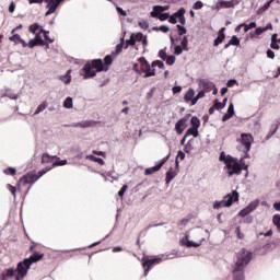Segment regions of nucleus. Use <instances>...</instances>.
Segmentation results:
<instances>
[{
    "label": "nucleus",
    "instance_id": "1",
    "mask_svg": "<svg viewBox=\"0 0 280 280\" xmlns=\"http://www.w3.org/2000/svg\"><path fill=\"white\" fill-rule=\"evenodd\" d=\"M252 259L253 253L246 250V248H242L237 253V260L233 270V280H245L244 268H246L247 264H250Z\"/></svg>",
    "mask_w": 280,
    "mask_h": 280
},
{
    "label": "nucleus",
    "instance_id": "2",
    "mask_svg": "<svg viewBox=\"0 0 280 280\" xmlns=\"http://www.w3.org/2000/svg\"><path fill=\"white\" fill-rule=\"evenodd\" d=\"M104 68V60L102 59H93L88 61L83 67V80H89L91 78H95L97 73H102V71H105Z\"/></svg>",
    "mask_w": 280,
    "mask_h": 280
},
{
    "label": "nucleus",
    "instance_id": "3",
    "mask_svg": "<svg viewBox=\"0 0 280 280\" xmlns=\"http://www.w3.org/2000/svg\"><path fill=\"white\" fill-rule=\"evenodd\" d=\"M225 168L228 170V176H240L242 174V164H240V160L228 155L225 161Z\"/></svg>",
    "mask_w": 280,
    "mask_h": 280
},
{
    "label": "nucleus",
    "instance_id": "4",
    "mask_svg": "<svg viewBox=\"0 0 280 280\" xmlns=\"http://www.w3.org/2000/svg\"><path fill=\"white\" fill-rule=\"evenodd\" d=\"M240 200V192L237 190H233L232 194H228L223 197V200L215 201L213 203V209H222V207H231L234 202Z\"/></svg>",
    "mask_w": 280,
    "mask_h": 280
},
{
    "label": "nucleus",
    "instance_id": "5",
    "mask_svg": "<svg viewBox=\"0 0 280 280\" xmlns=\"http://www.w3.org/2000/svg\"><path fill=\"white\" fill-rule=\"evenodd\" d=\"M36 248H38V244L32 243L28 250L30 253H33V254L31 255L30 258H25L26 264H30L31 266L32 264H38V261H42V259L45 258V254Z\"/></svg>",
    "mask_w": 280,
    "mask_h": 280
},
{
    "label": "nucleus",
    "instance_id": "6",
    "mask_svg": "<svg viewBox=\"0 0 280 280\" xmlns=\"http://www.w3.org/2000/svg\"><path fill=\"white\" fill-rule=\"evenodd\" d=\"M49 170H51V167L43 168L42 171L38 172L37 175L36 174L24 175L20 179V183H21V185H32V184L36 183V180H38V178H40V176H45V174H47V172H49Z\"/></svg>",
    "mask_w": 280,
    "mask_h": 280
},
{
    "label": "nucleus",
    "instance_id": "7",
    "mask_svg": "<svg viewBox=\"0 0 280 280\" xmlns=\"http://www.w3.org/2000/svg\"><path fill=\"white\" fill-rule=\"evenodd\" d=\"M30 268H32V265L26 262V259H24L23 261H20L15 269V272H18V275L15 276V280L25 279V277H27V272Z\"/></svg>",
    "mask_w": 280,
    "mask_h": 280
},
{
    "label": "nucleus",
    "instance_id": "8",
    "mask_svg": "<svg viewBox=\"0 0 280 280\" xmlns=\"http://www.w3.org/2000/svg\"><path fill=\"white\" fill-rule=\"evenodd\" d=\"M139 62L141 65V74L144 73L143 78H152L153 75H156V70H152L150 62H148L144 57L139 58Z\"/></svg>",
    "mask_w": 280,
    "mask_h": 280
},
{
    "label": "nucleus",
    "instance_id": "9",
    "mask_svg": "<svg viewBox=\"0 0 280 280\" xmlns=\"http://www.w3.org/2000/svg\"><path fill=\"white\" fill-rule=\"evenodd\" d=\"M170 160V154L165 158H163L158 165L153 166V167H149L144 170V174L145 176H152V174H155V172H159L161 170V167H163V165H165V163H167V161Z\"/></svg>",
    "mask_w": 280,
    "mask_h": 280
},
{
    "label": "nucleus",
    "instance_id": "10",
    "mask_svg": "<svg viewBox=\"0 0 280 280\" xmlns=\"http://www.w3.org/2000/svg\"><path fill=\"white\" fill-rule=\"evenodd\" d=\"M241 143L245 147V152H250V148L253 145V135L250 133H242L241 135Z\"/></svg>",
    "mask_w": 280,
    "mask_h": 280
},
{
    "label": "nucleus",
    "instance_id": "11",
    "mask_svg": "<svg viewBox=\"0 0 280 280\" xmlns=\"http://www.w3.org/2000/svg\"><path fill=\"white\" fill-rule=\"evenodd\" d=\"M187 121H189V116H185L175 124V130L177 135H183V132H185V128H187Z\"/></svg>",
    "mask_w": 280,
    "mask_h": 280
},
{
    "label": "nucleus",
    "instance_id": "12",
    "mask_svg": "<svg viewBox=\"0 0 280 280\" xmlns=\"http://www.w3.org/2000/svg\"><path fill=\"white\" fill-rule=\"evenodd\" d=\"M199 89H202L206 93H210V91H213L215 89V84L209 80L201 79L198 82Z\"/></svg>",
    "mask_w": 280,
    "mask_h": 280
},
{
    "label": "nucleus",
    "instance_id": "13",
    "mask_svg": "<svg viewBox=\"0 0 280 280\" xmlns=\"http://www.w3.org/2000/svg\"><path fill=\"white\" fill-rule=\"evenodd\" d=\"M160 261H162L161 258H153V259L143 258L142 266L143 268H145L144 275H148V272H150V268H152V266H156V264H159Z\"/></svg>",
    "mask_w": 280,
    "mask_h": 280
},
{
    "label": "nucleus",
    "instance_id": "14",
    "mask_svg": "<svg viewBox=\"0 0 280 280\" xmlns=\"http://www.w3.org/2000/svg\"><path fill=\"white\" fill-rule=\"evenodd\" d=\"M100 121L95 120H84L82 122L71 125L72 128H95Z\"/></svg>",
    "mask_w": 280,
    "mask_h": 280
},
{
    "label": "nucleus",
    "instance_id": "15",
    "mask_svg": "<svg viewBox=\"0 0 280 280\" xmlns=\"http://www.w3.org/2000/svg\"><path fill=\"white\" fill-rule=\"evenodd\" d=\"M257 202H252L249 203L247 207H245L244 209H242L238 213V215L241 218H246V215H249V213H253V211H255L257 209Z\"/></svg>",
    "mask_w": 280,
    "mask_h": 280
},
{
    "label": "nucleus",
    "instance_id": "16",
    "mask_svg": "<svg viewBox=\"0 0 280 280\" xmlns=\"http://www.w3.org/2000/svg\"><path fill=\"white\" fill-rule=\"evenodd\" d=\"M225 30H226L225 27H222L219 31L218 37L213 40L214 47H218V45H221V43H224V38H226V35L224 34Z\"/></svg>",
    "mask_w": 280,
    "mask_h": 280
},
{
    "label": "nucleus",
    "instance_id": "17",
    "mask_svg": "<svg viewBox=\"0 0 280 280\" xmlns=\"http://www.w3.org/2000/svg\"><path fill=\"white\" fill-rule=\"evenodd\" d=\"M165 10H167V8L161 7V5H155V7H153V12H151V16L153 19H159L160 15L163 14V12H165Z\"/></svg>",
    "mask_w": 280,
    "mask_h": 280
},
{
    "label": "nucleus",
    "instance_id": "18",
    "mask_svg": "<svg viewBox=\"0 0 280 280\" xmlns=\"http://www.w3.org/2000/svg\"><path fill=\"white\" fill-rule=\"evenodd\" d=\"M180 245L187 246V248H198V246H200V244L189 241L188 236H185L183 240H180Z\"/></svg>",
    "mask_w": 280,
    "mask_h": 280
},
{
    "label": "nucleus",
    "instance_id": "19",
    "mask_svg": "<svg viewBox=\"0 0 280 280\" xmlns=\"http://www.w3.org/2000/svg\"><path fill=\"white\" fill-rule=\"evenodd\" d=\"M240 47V38L237 36L233 35L232 38L228 42V44L224 45V49H229V47Z\"/></svg>",
    "mask_w": 280,
    "mask_h": 280
},
{
    "label": "nucleus",
    "instance_id": "20",
    "mask_svg": "<svg viewBox=\"0 0 280 280\" xmlns=\"http://www.w3.org/2000/svg\"><path fill=\"white\" fill-rule=\"evenodd\" d=\"M103 65L105 72L108 71L110 69V65H113V57L110 55L105 56Z\"/></svg>",
    "mask_w": 280,
    "mask_h": 280
},
{
    "label": "nucleus",
    "instance_id": "21",
    "mask_svg": "<svg viewBox=\"0 0 280 280\" xmlns=\"http://www.w3.org/2000/svg\"><path fill=\"white\" fill-rule=\"evenodd\" d=\"M194 95H196V92L194 91V89H189L184 96V102H186V104H189V102L194 100Z\"/></svg>",
    "mask_w": 280,
    "mask_h": 280
},
{
    "label": "nucleus",
    "instance_id": "22",
    "mask_svg": "<svg viewBox=\"0 0 280 280\" xmlns=\"http://www.w3.org/2000/svg\"><path fill=\"white\" fill-rule=\"evenodd\" d=\"M136 44L137 42L135 39V33H132L130 35V38L125 42L124 49H128V47H135Z\"/></svg>",
    "mask_w": 280,
    "mask_h": 280
},
{
    "label": "nucleus",
    "instance_id": "23",
    "mask_svg": "<svg viewBox=\"0 0 280 280\" xmlns=\"http://www.w3.org/2000/svg\"><path fill=\"white\" fill-rule=\"evenodd\" d=\"M55 159H59L58 156H51L47 153H44L42 155V163L45 164V163H55L54 160Z\"/></svg>",
    "mask_w": 280,
    "mask_h": 280
},
{
    "label": "nucleus",
    "instance_id": "24",
    "mask_svg": "<svg viewBox=\"0 0 280 280\" xmlns=\"http://www.w3.org/2000/svg\"><path fill=\"white\" fill-rule=\"evenodd\" d=\"M59 80L63 82V84H71V70H68L65 75L59 77Z\"/></svg>",
    "mask_w": 280,
    "mask_h": 280
},
{
    "label": "nucleus",
    "instance_id": "25",
    "mask_svg": "<svg viewBox=\"0 0 280 280\" xmlns=\"http://www.w3.org/2000/svg\"><path fill=\"white\" fill-rule=\"evenodd\" d=\"M47 3L48 4L46 5V8L48 9V11L46 12V16H49L50 14H54L56 10H58V7L54 2H47Z\"/></svg>",
    "mask_w": 280,
    "mask_h": 280
},
{
    "label": "nucleus",
    "instance_id": "26",
    "mask_svg": "<svg viewBox=\"0 0 280 280\" xmlns=\"http://www.w3.org/2000/svg\"><path fill=\"white\" fill-rule=\"evenodd\" d=\"M177 176L176 171H168L166 173V184L170 185V183H172Z\"/></svg>",
    "mask_w": 280,
    "mask_h": 280
},
{
    "label": "nucleus",
    "instance_id": "27",
    "mask_svg": "<svg viewBox=\"0 0 280 280\" xmlns=\"http://www.w3.org/2000/svg\"><path fill=\"white\" fill-rule=\"evenodd\" d=\"M40 34H44V40L46 42L47 47H49V44L54 43V39L49 37V31L40 28Z\"/></svg>",
    "mask_w": 280,
    "mask_h": 280
},
{
    "label": "nucleus",
    "instance_id": "28",
    "mask_svg": "<svg viewBox=\"0 0 280 280\" xmlns=\"http://www.w3.org/2000/svg\"><path fill=\"white\" fill-rule=\"evenodd\" d=\"M86 160L92 161L93 163H98V165H104V160L95 155H86Z\"/></svg>",
    "mask_w": 280,
    "mask_h": 280
},
{
    "label": "nucleus",
    "instance_id": "29",
    "mask_svg": "<svg viewBox=\"0 0 280 280\" xmlns=\"http://www.w3.org/2000/svg\"><path fill=\"white\" fill-rule=\"evenodd\" d=\"M124 37L120 38V43L116 46V50L113 54V56H119V54H121L122 49H124Z\"/></svg>",
    "mask_w": 280,
    "mask_h": 280
},
{
    "label": "nucleus",
    "instance_id": "30",
    "mask_svg": "<svg viewBox=\"0 0 280 280\" xmlns=\"http://www.w3.org/2000/svg\"><path fill=\"white\" fill-rule=\"evenodd\" d=\"M188 45H189V42H188V39H187V36L184 35V36H183V39H182V42H180V47L184 49V51H189Z\"/></svg>",
    "mask_w": 280,
    "mask_h": 280
},
{
    "label": "nucleus",
    "instance_id": "31",
    "mask_svg": "<svg viewBox=\"0 0 280 280\" xmlns=\"http://www.w3.org/2000/svg\"><path fill=\"white\" fill-rule=\"evenodd\" d=\"M191 128H200V119L196 116H192L190 119Z\"/></svg>",
    "mask_w": 280,
    "mask_h": 280
},
{
    "label": "nucleus",
    "instance_id": "32",
    "mask_svg": "<svg viewBox=\"0 0 280 280\" xmlns=\"http://www.w3.org/2000/svg\"><path fill=\"white\" fill-rule=\"evenodd\" d=\"M199 132H198V129L194 128V127H190L189 129H187L186 131V137H198Z\"/></svg>",
    "mask_w": 280,
    "mask_h": 280
},
{
    "label": "nucleus",
    "instance_id": "33",
    "mask_svg": "<svg viewBox=\"0 0 280 280\" xmlns=\"http://www.w3.org/2000/svg\"><path fill=\"white\" fill-rule=\"evenodd\" d=\"M240 165H241V174H242V172L244 171V172H246V178L248 177V164H246L245 162H244V159H241L240 160Z\"/></svg>",
    "mask_w": 280,
    "mask_h": 280
},
{
    "label": "nucleus",
    "instance_id": "34",
    "mask_svg": "<svg viewBox=\"0 0 280 280\" xmlns=\"http://www.w3.org/2000/svg\"><path fill=\"white\" fill-rule=\"evenodd\" d=\"M270 47H271V49H280L279 44H277V34H273L271 36Z\"/></svg>",
    "mask_w": 280,
    "mask_h": 280
},
{
    "label": "nucleus",
    "instance_id": "35",
    "mask_svg": "<svg viewBox=\"0 0 280 280\" xmlns=\"http://www.w3.org/2000/svg\"><path fill=\"white\" fill-rule=\"evenodd\" d=\"M191 150H194V141L189 140L184 148V152H186V154H189Z\"/></svg>",
    "mask_w": 280,
    "mask_h": 280
},
{
    "label": "nucleus",
    "instance_id": "36",
    "mask_svg": "<svg viewBox=\"0 0 280 280\" xmlns=\"http://www.w3.org/2000/svg\"><path fill=\"white\" fill-rule=\"evenodd\" d=\"M47 102L42 103L40 105H38V107L36 108L34 115H39V113H43V110H45V108H47Z\"/></svg>",
    "mask_w": 280,
    "mask_h": 280
},
{
    "label": "nucleus",
    "instance_id": "37",
    "mask_svg": "<svg viewBox=\"0 0 280 280\" xmlns=\"http://www.w3.org/2000/svg\"><path fill=\"white\" fill-rule=\"evenodd\" d=\"M9 40H11V43H15V45H19L21 42V35L13 33V35L9 37Z\"/></svg>",
    "mask_w": 280,
    "mask_h": 280
},
{
    "label": "nucleus",
    "instance_id": "38",
    "mask_svg": "<svg viewBox=\"0 0 280 280\" xmlns=\"http://www.w3.org/2000/svg\"><path fill=\"white\" fill-rule=\"evenodd\" d=\"M272 222L275 226H277L278 231L280 232V214H275L272 218Z\"/></svg>",
    "mask_w": 280,
    "mask_h": 280
},
{
    "label": "nucleus",
    "instance_id": "39",
    "mask_svg": "<svg viewBox=\"0 0 280 280\" xmlns=\"http://www.w3.org/2000/svg\"><path fill=\"white\" fill-rule=\"evenodd\" d=\"M65 108H73V98L67 97L63 103Z\"/></svg>",
    "mask_w": 280,
    "mask_h": 280
},
{
    "label": "nucleus",
    "instance_id": "40",
    "mask_svg": "<svg viewBox=\"0 0 280 280\" xmlns=\"http://www.w3.org/2000/svg\"><path fill=\"white\" fill-rule=\"evenodd\" d=\"M4 174H7V176H16V168L8 167L4 170Z\"/></svg>",
    "mask_w": 280,
    "mask_h": 280
},
{
    "label": "nucleus",
    "instance_id": "41",
    "mask_svg": "<svg viewBox=\"0 0 280 280\" xmlns=\"http://www.w3.org/2000/svg\"><path fill=\"white\" fill-rule=\"evenodd\" d=\"M40 27V24L38 23H34L30 26L28 31L31 32V34H36V32H38V28Z\"/></svg>",
    "mask_w": 280,
    "mask_h": 280
},
{
    "label": "nucleus",
    "instance_id": "42",
    "mask_svg": "<svg viewBox=\"0 0 280 280\" xmlns=\"http://www.w3.org/2000/svg\"><path fill=\"white\" fill-rule=\"evenodd\" d=\"M34 39L39 44L40 47L46 45L45 40H43V37H40V33H37Z\"/></svg>",
    "mask_w": 280,
    "mask_h": 280
},
{
    "label": "nucleus",
    "instance_id": "43",
    "mask_svg": "<svg viewBox=\"0 0 280 280\" xmlns=\"http://www.w3.org/2000/svg\"><path fill=\"white\" fill-rule=\"evenodd\" d=\"M152 67H159V69H164L165 63L161 60H155V61L152 62Z\"/></svg>",
    "mask_w": 280,
    "mask_h": 280
},
{
    "label": "nucleus",
    "instance_id": "44",
    "mask_svg": "<svg viewBox=\"0 0 280 280\" xmlns=\"http://www.w3.org/2000/svg\"><path fill=\"white\" fill-rule=\"evenodd\" d=\"M165 60H166V65L172 66V65H174V62H176V57L174 55H171V56L166 57Z\"/></svg>",
    "mask_w": 280,
    "mask_h": 280
},
{
    "label": "nucleus",
    "instance_id": "45",
    "mask_svg": "<svg viewBox=\"0 0 280 280\" xmlns=\"http://www.w3.org/2000/svg\"><path fill=\"white\" fill-rule=\"evenodd\" d=\"M133 38H135L136 43H137V42H138V43H141L142 39L144 38V37H143V33L139 32V33H137V34H133Z\"/></svg>",
    "mask_w": 280,
    "mask_h": 280
},
{
    "label": "nucleus",
    "instance_id": "46",
    "mask_svg": "<svg viewBox=\"0 0 280 280\" xmlns=\"http://www.w3.org/2000/svg\"><path fill=\"white\" fill-rule=\"evenodd\" d=\"M16 275V270L14 268H10L5 271L4 277H14Z\"/></svg>",
    "mask_w": 280,
    "mask_h": 280
},
{
    "label": "nucleus",
    "instance_id": "47",
    "mask_svg": "<svg viewBox=\"0 0 280 280\" xmlns=\"http://www.w3.org/2000/svg\"><path fill=\"white\" fill-rule=\"evenodd\" d=\"M177 30H178V35L183 36V34H187V28H185V26L178 24L177 25Z\"/></svg>",
    "mask_w": 280,
    "mask_h": 280
},
{
    "label": "nucleus",
    "instance_id": "48",
    "mask_svg": "<svg viewBox=\"0 0 280 280\" xmlns=\"http://www.w3.org/2000/svg\"><path fill=\"white\" fill-rule=\"evenodd\" d=\"M174 15L177 19H183L185 16V9H179Z\"/></svg>",
    "mask_w": 280,
    "mask_h": 280
},
{
    "label": "nucleus",
    "instance_id": "49",
    "mask_svg": "<svg viewBox=\"0 0 280 280\" xmlns=\"http://www.w3.org/2000/svg\"><path fill=\"white\" fill-rule=\"evenodd\" d=\"M213 107L215 108V110H222V108H224V104H222V102H219L217 100Z\"/></svg>",
    "mask_w": 280,
    "mask_h": 280
},
{
    "label": "nucleus",
    "instance_id": "50",
    "mask_svg": "<svg viewBox=\"0 0 280 280\" xmlns=\"http://www.w3.org/2000/svg\"><path fill=\"white\" fill-rule=\"evenodd\" d=\"M153 30H156V31L160 30V32H163L164 34H167V32H170V27H168V26H165V25H162V26H160V27H155V28H153Z\"/></svg>",
    "mask_w": 280,
    "mask_h": 280
},
{
    "label": "nucleus",
    "instance_id": "51",
    "mask_svg": "<svg viewBox=\"0 0 280 280\" xmlns=\"http://www.w3.org/2000/svg\"><path fill=\"white\" fill-rule=\"evenodd\" d=\"M159 56L162 60H167V52L165 51V49H161L159 51Z\"/></svg>",
    "mask_w": 280,
    "mask_h": 280
},
{
    "label": "nucleus",
    "instance_id": "52",
    "mask_svg": "<svg viewBox=\"0 0 280 280\" xmlns=\"http://www.w3.org/2000/svg\"><path fill=\"white\" fill-rule=\"evenodd\" d=\"M235 233L238 240H244V233H242V230L240 226L236 228Z\"/></svg>",
    "mask_w": 280,
    "mask_h": 280
},
{
    "label": "nucleus",
    "instance_id": "53",
    "mask_svg": "<svg viewBox=\"0 0 280 280\" xmlns=\"http://www.w3.org/2000/svg\"><path fill=\"white\" fill-rule=\"evenodd\" d=\"M126 191H128V185H124L121 187V189L118 191V196L121 198L124 197V194H126Z\"/></svg>",
    "mask_w": 280,
    "mask_h": 280
},
{
    "label": "nucleus",
    "instance_id": "54",
    "mask_svg": "<svg viewBox=\"0 0 280 280\" xmlns=\"http://www.w3.org/2000/svg\"><path fill=\"white\" fill-rule=\"evenodd\" d=\"M228 114L232 115V117L235 115V106L233 105V103L230 104L228 108Z\"/></svg>",
    "mask_w": 280,
    "mask_h": 280
},
{
    "label": "nucleus",
    "instance_id": "55",
    "mask_svg": "<svg viewBox=\"0 0 280 280\" xmlns=\"http://www.w3.org/2000/svg\"><path fill=\"white\" fill-rule=\"evenodd\" d=\"M158 19L160 21H167V19H170V13H160Z\"/></svg>",
    "mask_w": 280,
    "mask_h": 280
},
{
    "label": "nucleus",
    "instance_id": "56",
    "mask_svg": "<svg viewBox=\"0 0 280 280\" xmlns=\"http://www.w3.org/2000/svg\"><path fill=\"white\" fill-rule=\"evenodd\" d=\"M202 7H203L202 1H197L192 5L194 10H202Z\"/></svg>",
    "mask_w": 280,
    "mask_h": 280
},
{
    "label": "nucleus",
    "instance_id": "57",
    "mask_svg": "<svg viewBox=\"0 0 280 280\" xmlns=\"http://www.w3.org/2000/svg\"><path fill=\"white\" fill-rule=\"evenodd\" d=\"M183 49L182 46H175L174 48V54L175 56H180V54H183Z\"/></svg>",
    "mask_w": 280,
    "mask_h": 280
},
{
    "label": "nucleus",
    "instance_id": "58",
    "mask_svg": "<svg viewBox=\"0 0 280 280\" xmlns=\"http://www.w3.org/2000/svg\"><path fill=\"white\" fill-rule=\"evenodd\" d=\"M39 44L35 39H30L28 47L30 49H34V47L38 46Z\"/></svg>",
    "mask_w": 280,
    "mask_h": 280
},
{
    "label": "nucleus",
    "instance_id": "59",
    "mask_svg": "<svg viewBox=\"0 0 280 280\" xmlns=\"http://www.w3.org/2000/svg\"><path fill=\"white\" fill-rule=\"evenodd\" d=\"M60 165H67V160H60L52 163V167L60 166Z\"/></svg>",
    "mask_w": 280,
    "mask_h": 280
},
{
    "label": "nucleus",
    "instance_id": "60",
    "mask_svg": "<svg viewBox=\"0 0 280 280\" xmlns=\"http://www.w3.org/2000/svg\"><path fill=\"white\" fill-rule=\"evenodd\" d=\"M229 159V155H225L224 152H221L219 156V161H223V163L226 165V160Z\"/></svg>",
    "mask_w": 280,
    "mask_h": 280
},
{
    "label": "nucleus",
    "instance_id": "61",
    "mask_svg": "<svg viewBox=\"0 0 280 280\" xmlns=\"http://www.w3.org/2000/svg\"><path fill=\"white\" fill-rule=\"evenodd\" d=\"M116 10H117L118 14H120V16H128V13L124 9L117 7Z\"/></svg>",
    "mask_w": 280,
    "mask_h": 280
},
{
    "label": "nucleus",
    "instance_id": "62",
    "mask_svg": "<svg viewBox=\"0 0 280 280\" xmlns=\"http://www.w3.org/2000/svg\"><path fill=\"white\" fill-rule=\"evenodd\" d=\"M264 32H266V28L258 27V28H256L255 34H256V36H260V34H264Z\"/></svg>",
    "mask_w": 280,
    "mask_h": 280
},
{
    "label": "nucleus",
    "instance_id": "63",
    "mask_svg": "<svg viewBox=\"0 0 280 280\" xmlns=\"http://www.w3.org/2000/svg\"><path fill=\"white\" fill-rule=\"evenodd\" d=\"M139 27H141V30H148L150 25L148 24V22H139Z\"/></svg>",
    "mask_w": 280,
    "mask_h": 280
},
{
    "label": "nucleus",
    "instance_id": "64",
    "mask_svg": "<svg viewBox=\"0 0 280 280\" xmlns=\"http://www.w3.org/2000/svg\"><path fill=\"white\" fill-rule=\"evenodd\" d=\"M132 70L136 71L138 75H141V69H139V63H135Z\"/></svg>",
    "mask_w": 280,
    "mask_h": 280
}]
</instances>
